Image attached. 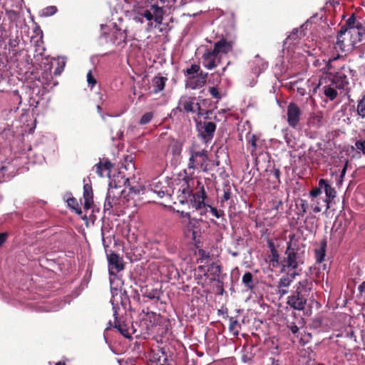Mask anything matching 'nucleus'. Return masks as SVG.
<instances>
[{
  "mask_svg": "<svg viewBox=\"0 0 365 365\" xmlns=\"http://www.w3.org/2000/svg\"><path fill=\"white\" fill-rule=\"evenodd\" d=\"M289 240L287 242L285 257L281 260V272L290 273L296 271L300 264L304 263L305 245L295 235H290Z\"/></svg>",
  "mask_w": 365,
  "mask_h": 365,
  "instance_id": "1",
  "label": "nucleus"
},
{
  "mask_svg": "<svg viewBox=\"0 0 365 365\" xmlns=\"http://www.w3.org/2000/svg\"><path fill=\"white\" fill-rule=\"evenodd\" d=\"M312 285V282L308 279L299 281L294 287L295 290L288 297L287 304L295 310H304Z\"/></svg>",
  "mask_w": 365,
  "mask_h": 365,
  "instance_id": "2",
  "label": "nucleus"
},
{
  "mask_svg": "<svg viewBox=\"0 0 365 365\" xmlns=\"http://www.w3.org/2000/svg\"><path fill=\"white\" fill-rule=\"evenodd\" d=\"M188 168L193 170L207 171L208 151L205 148L194 142L189 148Z\"/></svg>",
  "mask_w": 365,
  "mask_h": 365,
  "instance_id": "3",
  "label": "nucleus"
},
{
  "mask_svg": "<svg viewBox=\"0 0 365 365\" xmlns=\"http://www.w3.org/2000/svg\"><path fill=\"white\" fill-rule=\"evenodd\" d=\"M351 73V70L349 68L343 66L340 71L332 73H329L328 77L320 80V84L327 83V80L331 83L332 86H335L336 88L344 89L346 86L349 84V79L346 73Z\"/></svg>",
  "mask_w": 365,
  "mask_h": 365,
  "instance_id": "4",
  "label": "nucleus"
},
{
  "mask_svg": "<svg viewBox=\"0 0 365 365\" xmlns=\"http://www.w3.org/2000/svg\"><path fill=\"white\" fill-rule=\"evenodd\" d=\"M352 41L348 31H346L345 29H339L337 33L336 41L334 48L336 52L341 51V53H344L356 48Z\"/></svg>",
  "mask_w": 365,
  "mask_h": 365,
  "instance_id": "5",
  "label": "nucleus"
},
{
  "mask_svg": "<svg viewBox=\"0 0 365 365\" xmlns=\"http://www.w3.org/2000/svg\"><path fill=\"white\" fill-rule=\"evenodd\" d=\"M195 97H182L178 103L177 109L180 112L197 113L198 115H202L203 110L201 108L200 104L195 103Z\"/></svg>",
  "mask_w": 365,
  "mask_h": 365,
  "instance_id": "6",
  "label": "nucleus"
},
{
  "mask_svg": "<svg viewBox=\"0 0 365 365\" xmlns=\"http://www.w3.org/2000/svg\"><path fill=\"white\" fill-rule=\"evenodd\" d=\"M216 128L215 123L207 120L206 119L197 124L199 135L205 143L210 142L212 140Z\"/></svg>",
  "mask_w": 365,
  "mask_h": 365,
  "instance_id": "7",
  "label": "nucleus"
},
{
  "mask_svg": "<svg viewBox=\"0 0 365 365\" xmlns=\"http://www.w3.org/2000/svg\"><path fill=\"white\" fill-rule=\"evenodd\" d=\"M192 197V207H194L196 210H202V207H206L207 204L205 202V200L207 196L205 190L204 185L200 180L197 181L196 191L193 194Z\"/></svg>",
  "mask_w": 365,
  "mask_h": 365,
  "instance_id": "8",
  "label": "nucleus"
},
{
  "mask_svg": "<svg viewBox=\"0 0 365 365\" xmlns=\"http://www.w3.org/2000/svg\"><path fill=\"white\" fill-rule=\"evenodd\" d=\"M208 73L201 71L197 75L192 76L185 80V88L192 90L202 88L207 81Z\"/></svg>",
  "mask_w": 365,
  "mask_h": 365,
  "instance_id": "9",
  "label": "nucleus"
},
{
  "mask_svg": "<svg viewBox=\"0 0 365 365\" xmlns=\"http://www.w3.org/2000/svg\"><path fill=\"white\" fill-rule=\"evenodd\" d=\"M297 275H299V273L294 271L287 273L279 279L277 284V294L279 297H283L288 293V288Z\"/></svg>",
  "mask_w": 365,
  "mask_h": 365,
  "instance_id": "10",
  "label": "nucleus"
},
{
  "mask_svg": "<svg viewBox=\"0 0 365 365\" xmlns=\"http://www.w3.org/2000/svg\"><path fill=\"white\" fill-rule=\"evenodd\" d=\"M287 123L293 128H296L299 123L302 115L300 108L294 103H290L287 106Z\"/></svg>",
  "mask_w": 365,
  "mask_h": 365,
  "instance_id": "11",
  "label": "nucleus"
},
{
  "mask_svg": "<svg viewBox=\"0 0 365 365\" xmlns=\"http://www.w3.org/2000/svg\"><path fill=\"white\" fill-rule=\"evenodd\" d=\"M108 269L110 275H116L118 272L124 269V263L123 258L115 252L108 255Z\"/></svg>",
  "mask_w": 365,
  "mask_h": 365,
  "instance_id": "12",
  "label": "nucleus"
},
{
  "mask_svg": "<svg viewBox=\"0 0 365 365\" xmlns=\"http://www.w3.org/2000/svg\"><path fill=\"white\" fill-rule=\"evenodd\" d=\"M221 57L212 50L207 49L202 56V65L205 68L212 70L217 67L220 62Z\"/></svg>",
  "mask_w": 365,
  "mask_h": 365,
  "instance_id": "13",
  "label": "nucleus"
},
{
  "mask_svg": "<svg viewBox=\"0 0 365 365\" xmlns=\"http://www.w3.org/2000/svg\"><path fill=\"white\" fill-rule=\"evenodd\" d=\"M319 185L321 187H323V190L326 194V198L323 200V201L326 203V210H328L330 208V203L336 197V192L326 179H320Z\"/></svg>",
  "mask_w": 365,
  "mask_h": 365,
  "instance_id": "14",
  "label": "nucleus"
},
{
  "mask_svg": "<svg viewBox=\"0 0 365 365\" xmlns=\"http://www.w3.org/2000/svg\"><path fill=\"white\" fill-rule=\"evenodd\" d=\"M234 42L232 41H227L226 38H221L214 43L212 51L215 52L219 56L220 54H227L233 49Z\"/></svg>",
  "mask_w": 365,
  "mask_h": 365,
  "instance_id": "15",
  "label": "nucleus"
},
{
  "mask_svg": "<svg viewBox=\"0 0 365 365\" xmlns=\"http://www.w3.org/2000/svg\"><path fill=\"white\" fill-rule=\"evenodd\" d=\"M96 173L101 178L110 176L113 164L108 159H103L95 165Z\"/></svg>",
  "mask_w": 365,
  "mask_h": 365,
  "instance_id": "16",
  "label": "nucleus"
},
{
  "mask_svg": "<svg viewBox=\"0 0 365 365\" xmlns=\"http://www.w3.org/2000/svg\"><path fill=\"white\" fill-rule=\"evenodd\" d=\"M150 189L152 192L157 194V195L162 198L165 195H168V187L165 182H160L155 179L152 183L150 184Z\"/></svg>",
  "mask_w": 365,
  "mask_h": 365,
  "instance_id": "17",
  "label": "nucleus"
},
{
  "mask_svg": "<svg viewBox=\"0 0 365 365\" xmlns=\"http://www.w3.org/2000/svg\"><path fill=\"white\" fill-rule=\"evenodd\" d=\"M349 33L356 47L359 43L365 41V26L363 24L359 25V27H356V29H351Z\"/></svg>",
  "mask_w": 365,
  "mask_h": 365,
  "instance_id": "18",
  "label": "nucleus"
},
{
  "mask_svg": "<svg viewBox=\"0 0 365 365\" xmlns=\"http://www.w3.org/2000/svg\"><path fill=\"white\" fill-rule=\"evenodd\" d=\"M324 124V115L322 111L312 113L308 120V125L314 128H319Z\"/></svg>",
  "mask_w": 365,
  "mask_h": 365,
  "instance_id": "19",
  "label": "nucleus"
},
{
  "mask_svg": "<svg viewBox=\"0 0 365 365\" xmlns=\"http://www.w3.org/2000/svg\"><path fill=\"white\" fill-rule=\"evenodd\" d=\"M327 246V241L326 238L321 240L319 246L314 250L315 259L317 262L322 263L326 256V250Z\"/></svg>",
  "mask_w": 365,
  "mask_h": 365,
  "instance_id": "20",
  "label": "nucleus"
},
{
  "mask_svg": "<svg viewBox=\"0 0 365 365\" xmlns=\"http://www.w3.org/2000/svg\"><path fill=\"white\" fill-rule=\"evenodd\" d=\"M84 209L89 210L93 204V190L91 187L86 185L83 187Z\"/></svg>",
  "mask_w": 365,
  "mask_h": 365,
  "instance_id": "21",
  "label": "nucleus"
},
{
  "mask_svg": "<svg viewBox=\"0 0 365 365\" xmlns=\"http://www.w3.org/2000/svg\"><path fill=\"white\" fill-rule=\"evenodd\" d=\"M168 81V78L164 76H155L152 81L153 86V92L158 93L162 91Z\"/></svg>",
  "mask_w": 365,
  "mask_h": 365,
  "instance_id": "22",
  "label": "nucleus"
},
{
  "mask_svg": "<svg viewBox=\"0 0 365 365\" xmlns=\"http://www.w3.org/2000/svg\"><path fill=\"white\" fill-rule=\"evenodd\" d=\"M242 283L247 289L252 291L255 288L254 276L250 272H246L242 277Z\"/></svg>",
  "mask_w": 365,
  "mask_h": 365,
  "instance_id": "23",
  "label": "nucleus"
},
{
  "mask_svg": "<svg viewBox=\"0 0 365 365\" xmlns=\"http://www.w3.org/2000/svg\"><path fill=\"white\" fill-rule=\"evenodd\" d=\"M359 25H362L361 23L356 21V19L354 14H352L345 22V24L341 26L340 29H345L346 31H349L351 29H356V27H359Z\"/></svg>",
  "mask_w": 365,
  "mask_h": 365,
  "instance_id": "24",
  "label": "nucleus"
},
{
  "mask_svg": "<svg viewBox=\"0 0 365 365\" xmlns=\"http://www.w3.org/2000/svg\"><path fill=\"white\" fill-rule=\"evenodd\" d=\"M151 10L153 13L154 21L158 24H162L163 19V9L158 6L157 4H153L151 5Z\"/></svg>",
  "mask_w": 365,
  "mask_h": 365,
  "instance_id": "25",
  "label": "nucleus"
},
{
  "mask_svg": "<svg viewBox=\"0 0 365 365\" xmlns=\"http://www.w3.org/2000/svg\"><path fill=\"white\" fill-rule=\"evenodd\" d=\"M343 56L340 53H337L336 55H333L331 56L327 61L323 60V62L324 63V66L322 68V71H323L324 73L329 74V71L332 68L331 62L336 61L339 59Z\"/></svg>",
  "mask_w": 365,
  "mask_h": 365,
  "instance_id": "26",
  "label": "nucleus"
},
{
  "mask_svg": "<svg viewBox=\"0 0 365 365\" xmlns=\"http://www.w3.org/2000/svg\"><path fill=\"white\" fill-rule=\"evenodd\" d=\"M182 145L179 140L170 138L169 149L173 155H180L182 151Z\"/></svg>",
  "mask_w": 365,
  "mask_h": 365,
  "instance_id": "27",
  "label": "nucleus"
},
{
  "mask_svg": "<svg viewBox=\"0 0 365 365\" xmlns=\"http://www.w3.org/2000/svg\"><path fill=\"white\" fill-rule=\"evenodd\" d=\"M161 294V291L155 288L152 289H146L145 292H143V296L150 299H156L158 301L160 299Z\"/></svg>",
  "mask_w": 365,
  "mask_h": 365,
  "instance_id": "28",
  "label": "nucleus"
},
{
  "mask_svg": "<svg viewBox=\"0 0 365 365\" xmlns=\"http://www.w3.org/2000/svg\"><path fill=\"white\" fill-rule=\"evenodd\" d=\"M123 192V190L121 189V187L115 186L113 187L111 184H110V187L108 190L107 195L110 196V197L116 198L120 200L121 195Z\"/></svg>",
  "mask_w": 365,
  "mask_h": 365,
  "instance_id": "29",
  "label": "nucleus"
},
{
  "mask_svg": "<svg viewBox=\"0 0 365 365\" xmlns=\"http://www.w3.org/2000/svg\"><path fill=\"white\" fill-rule=\"evenodd\" d=\"M120 204V200L116 198L106 195V201L104 203V211H109L111 212V210Z\"/></svg>",
  "mask_w": 365,
  "mask_h": 365,
  "instance_id": "30",
  "label": "nucleus"
},
{
  "mask_svg": "<svg viewBox=\"0 0 365 365\" xmlns=\"http://www.w3.org/2000/svg\"><path fill=\"white\" fill-rule=\"evenodd\" d=\"M229 330L233 334L234 336H237L239 334L241 329V325L237 319L231 317L229 318Z\"/></svg>",
  "mask_w": 365,
  "mask_h": 365,
  "instance_id": "31",
  "label": "nucleus"
},
{
  "mask_svg": "<svg viewBox=\"0 0 365 365\" xmlns=\"http://www.w3.org/2000/svg\"><path fill=\"white\" fill-rule=\"evenodd\" d=\"M331 83L329 85H326L324 86V94L327 98H328L330 101L334 100L338 95V93L336 90V88L331 86Z\"/></svg>",
  "mask_w": 365,
  "mask_h": 365,
  "instance_id": "32",
  "label": "nucleus"
},
{
  "mask_svg": "<svg viewBox=\"0 0 365 365\" xmlns=\"http://www.w3.org/2000/svg\"><path fill=\"white\" fill-rule=\"evenodd\" d=\"M208 209L210 210V212L217 218H220L221 217H223L225 215L224 211L221 210H217L215 207H212L210 205H206V207H202V210H201L200 214L206 213L208 211Z\"/></svg>",
  "mask_w": 365,
  "mask_h": 365,
  "instance_id": "33",
  "label": "nucleus"
},
{
  "mask_svg": "<svg viewBox=\"0 0 365 365\" xmlns=\"http://www.w3.org/2000/svg\"><path fill=\"white\" fill-rule=\"evenodd\" d=\"M68 206L76 212L78 215L82 213L81 208L79 206L78 200L73 196L67 199Z\"/></svg>",
  "mask_w": 365,
  "mask_h": 365,
  "instance_id": "34",
  "label": "nucleus"
},
{
  "mask_svg": "<svg viewBox=\"0 0 365 365\" xmlns=\"http://www.w3.org/2000/svg\"><path fill=\"white\" fill-rule=\"evenodd\" d=\"M202 70L200 69V66L197 64H192L190 68H187L186 70L183 71L185 76L189 78L192 76L197 75Z\"/></svg>",
  "mask_w": 365,
  "mask_h": 365,
  "instance_id": "35",
  "label": "nucleus"
},
{
  "mask_svg": "<svg viewBox=\"0 0 365 365\" xmlns=\"http://www.w3.org/2000/svg\"><path fill=\"white\" fill-rule=\"evenodd\" d=\"M113 36L114 38L113 43L120 45L121 43L126 42V34L125 31H115V32H113Z\"/></svg>",
  "mask_w": 365,
  "mask_h": 365,
  "instance_id": "36",
  "label": "nucleus"
},
{
  "mask_svg": "<svg viewBox=\"0 0 365 365\" xmlns=\"http://www.w3.org/2000/svg\"><path fill=\"white\" fill-rule=\"evenodd\" d=\"M114 327L118 329V331L125 337L130 338V335L129 334L128 329L127 328L126 324H121L120 322L118 321L117 317H115V325Z\"/></svg>",
  "mask_w": 365,
  "mask_h": 365,
  "instance_id": "37",
  "label": "nucleus"
},
{
  "mask_svg": "<svg viewBox=\"0 0 365 365\" xmlns=\"http://www.w3.org/2000/svg\"><path fill=\"white\" fill-rule=\"evenodd\" d=\"M56 67L53 71L55 76H59L62 73L66 66V61L63 58H58L56 60Z\"/></svg>",
  "mask_w": 365,
  "mask_h": 365,
  "instance_id": "38",
  "label": "nucleus"
},
{
  "mask_svg": "<svg viewBox=\"0 0 365 365\" xmlns=\"http://www.w3.org/2000/svg\"><path fill=\"white\" fill-rule=\"evenodd\" d=\"M154 113L152 111L144 113L138 121V124L140 125H145L148 124L153 118Z\"/></svg>",
  "mask_w": 365,
  "mask_h": 365,
  "instance_id": "39",
  "label": "nucleus"
},
{
  "mask_svg": "<svg viewBox=\"0 0 365 365\" xmlns=\"http://www.w3.org/2000/svg\"><path fill=\"white\" fill-rule=\"evenodd\" d=\"M357 113L362 118H365V96H364L357 104Z\"/></svg>",
  "mask_w": 365,
  "mask_h": 365,
  "instance_id": "40",
  "label": "nucleus"
},
{
  "mask_svg": "<svg viewBox=\"0 0 365 365\" xmlns=\"http://www.w3.org/2000/svg\"><path fill=\"white\" fill-rule=\"evenodd\" d=\"M86 81H87L88 87H90L91 89L93 88L97 83V81H96L95 76L93 75L91 70H90L87 73Z\"/></svg>",
  "mask_w": 365,
  "mask_h": 365,
  "instance_id": "41",
  "label": "nucleus"
},
{
  "mask_svg": "<svg viewBox=\"0 0 365 365\" xmlns=\"http://www.w3.org/2000/svg\"><path fill=\"white\" fill-rule=\"evenodd\" d=\"M271 208L277 211L283 209V203L281 199L275 197L271 202Z\"/></svg>",
  "mask_w": 365,
  "mask_h": 365,
  "instance_id": "42",
  "label": "nucleus"
},
{
  "mask_svg": "<svg viewBox=\"0 0 365 365\" xmlns=\"http://www.w3.org/2000/svg\"><path fill=\"white\" fill-rule=\"evenodd\" d=\"M258 138L255 135H252L250 138L248 140V145L250 148V153L252 155L254 154V152L257 149V141Z\"/></svg>",
  "mask_w": 365,
  "mask_h": 365,
  "instance_id": "43",
  "label": "nucleus"
},
{
  "mask_svg": "<svg viewBox=\"0 0 365 365\" xmlns=\"http://www.w3.org/2000/svg\"><path fill=\"white\" fill-rule=\"evenodd\" d=\"M269 247L270 248L271 255L269 256V260L279 259V255L278 251L275 249L274 244L269 242Z\"/></svg>",
  "mask_w": 365,
  "mask_h": 365,
  "instance_id": "44",
  "label": "nucleus"
},
{
  "mask_svg": "<svg viewBox=\"0 0 365 365\" xmlns=\"http://www.w3.org/2000/svg\"><path fill=\"white\" fill-rule=\"evenodd\" d=\"M179 191H181L182 194H184L185 196H190L192 193V190L190 187V185L188 182L183 181L180 187L179 188Z\"/></svg>",
  "mask_w": 365,
  "mask_h": 365,
  "instance_id": "45",
  "label": "nucleus"
},
{
  "mask_svg": "<svg viewBox=\"0 0 365 365\" xmlns=\"http://www.w3.org/2000/svg\"><path fill=\"white\" fill-rule=\"evenodd\" d=\"M223 195H222V200H221V202H224L225 201H227L228 200L230 199L231 197V189H230V185H226L224 186L223 187Z\"/></svg>",
  "mask_w": 365,
  "mask_h": 365,
  "instance_id": "46",
  "label": "nucleus"
},
{
  "mask_svg": "<svg viewBox=\"0 0 365 365\" xmlns=\"http://www.w3.org/2000/svg\"><path fill=\"white\" fill-rule=\"evenodd\" d=\"M57 11V8L55 6H50L43 9V14L45 16H52Z\"/></svg>",
  "mask_w": 365,
  "mask_h": 365,
  "instance_id": "47",
  "label": "nucleus"
},
{
  "mask_svg": "<svg viewBox=\"0 0 365 365\" xmlns=\"http://www.w3.org/2000/svg\"><path fill=\"white\" fill-rule=\"evenodd\" d=\"M140 14L144 18H145L148 21H151L154 18L153 13L151 9L150 10H143Z\"/></svg>",
  "mask_w": 365,
  "mask_h": 365,
  "instance_id": "48",
  "label": "nucleus"
},
{
  "mask_svg": "<svg viewBox=\"0 0 365 365\" xmlns=\"http://www.w3.org/2000/svg\"><path fill=\"white\" fill-rule=\"evenodd\" d=\"M322 190H323V187H321L319 185V182H318V187H314L310 191V196L312 197H317L322 193Z\"/></svg>",
  "mask_w": 365,
  "mask_h": 365,
  "instance_id": "49",
  "label": "nucleus"
},
{
  "mask_svg": "<svg viewBox=\"0 0 365 365\" xmlns=\"http://www.w3.org/2000/svg\"><path fill=\"white\" fill-rule=\"evenodd\" d=\"M355 147L358 150H361L363 155H365V140H359L355 143Z\"/></svg>",
  "mask_w": 365,
  "mask_h": 365,
  "instance_id": "50",
  "label": "nucleus"
},
{
  "mask_svg": "<svg viewBox=\"0 0 365 365\" xmlns=\"http://www.w3.org/2000/svg\"><path fill=\"white\" fill-rule=\"evenodd\" d=\"M209 93L215 99H220L221 98V95L216 87H210Z\"/></svg>",
  "mask_w": 365,
  "mask_h": 365,
  "instance_id": "51",
  "label": "nucleus"
},
{
  "mask_svg": "<svg viewBox=\"0 0 365 365\" xmlns=\"http://www.w3.org/2000/svg\"><path fill=\"white\" fill-rule=\"evenodd\" d=\"M230 63L228 62L227 65L222 68V71H216L215 73H212L210 75L211 77H214L215 76H217V81L220 83L221 81V77L224 75L225 72L226 71V69H227V66L230 64Z\"/></svg>",
  "mask_w": 365,
  "mask_h": 365,
  "instance_id": "52",
  "label": "nucleus"
},
{
  "mask_svg": "<svg viewBox=\"0 0 365 365\" xmlns=\"http://www.w3.org/2000/svg\"><path fill=\"white\" fill-rule=\"evenodd\" d=\"M272 175H273V178H274V182H277V183H280V175H281V172L279 170V168H273V170H272Z\"/></svg>",
  "mask_w": 365,
  "mask_h": 365,
  "instance_id": "53",
  "label": "nucleus"
},
{
  "mask_svg": "<svg viewBox=\"0 0 365 365\" xmlns=\"http://www.w3.org/2000/svg\"><path fill=\"white\" fill-rule=\"evenodd\" d=\"M254 354L252 352L244 354L242 356V359L244 362L250 363L252 361Z\"/></svg>",
  "mask_w": 365,
  "mask_h": 365,
  "instance_id": "54",
  "label": "nucleus"
},
{
  "mask_svg": "<svg viewBox=\"0 0 365 365\" xmlns=\"http://www.w3.org/2000/svg\"><path fill=\"white\" fill-rule=\"evenodd\" d=\"M299 32V29H294L292 34L288 36L287 40H293V41H296L299 36H298V33Z\"/></svg>",
  "mask_w": 365,
  "mask_h": 365,
  "instance_id": "55",
  "label": "nucleus"
},
{
  "mask_svg": "<svg viewBox=\"0 0 365 365\" xmlns=\"http://www.w3.org/2000/svg\"><path fill=\"white\" fill-rule=\"evenodd\" d=\"M7 237H8V233L7 232H1V233H0V247L6 241Z\"/></svg>",
  "mask_w": 365,
  "mask_h": 365,
  "instance_id": "56",
  "label": "nucleus"
},
{
  "mask_svg": "<svg viewBox=\"0 0 365 365\" xmlns=\"http://www.w3.org/2000/svg\"><path fill=\"white\" fill-rule=\"evenodd\" d=\"M307 206H308V205H307V201L304 200H301L300 207H301V210H302V212H303V214L307 212Z\"/></svg>",
  "mask_w": 365,
  "mask_h": 365,
  "instance_id": "57",
  "label": "nucleus"
},
{
  "mask_svg": "<svg viewBox=\"0 0 365 365\" xmlns=\"http://www.w3.org/2000/svg\"><path fill=\"white\" fill-rule=\"evenodd\" d=\"M280 262H281V260H279V259L269 260V264L272 267H277L279 265L281 266Z\"/></svg>",
  "mask_w": 365,
  "mask_h": 365,
  "instance_id": "58",
  "label": "nucleus"
},
{
  "mask_svg": "<svg viewBox=\"0 0 365 365\" xmlns=\"http://www.w3.org/2000/svg\"><path fill=\"white\" fill-rule=\"evenodd\" d=\"M19 42L16 39H10L9 41V45L11 48H15L18 46Z\"/></svg>",
  "mask_w": 365,
  "mask_h": 365,
  "instance_id": "59",
  "label": "nucleus"
},
{
  "mask_svg": "<svg viewBox=\"0 0 365 365\" xmlns=\"http://www.w3.org/2000/svg\"><path fill=\"white\" fill-rule=\"evenodd\" d=\"M267 365H279L278 364V360H276L273 357H270L269 359V363Z\"/></svg>",
  "mask_w": 365,
  "mask_h": 365,
  "instance_id": "60",
  "label": "nucleus"
},
{
  "mask_svg": "<svg viewBox=\"0 0 365 365\" xmlns=\"http://www.w3.org/2000/svg\"><path fill=\"white\" fill-rule=\"evenodd\" d=\"M97 110L98 113L101 115V118L105 120H106V115L104 113H102V108L101 106H97Z\"/></svg>",
  "mask_w": 365,
  "mask_h": 365,
  "instance_id": "61",
  "label": "nucleus"
},
{
  "mask_svg": "<svg viewBox=\"0 0 365 365\" xmlns=\"http://www.w3.org/2000/svg\"><path fill=\"white\" fill-rule=\"evenodd\" d=\"M360 293L365 292V281H364L358 287Z\"/></svg>",
  "mask_w": 365,
  "mask_h": 365,
  "instance_id": "62",
  "label": "nucleus"
},
{
  "mask_svg": "<svg viewBox=\"0 0 365 365\" xmlns=\"http://www.w3.org/2000/svg\"><path fill=\"white\" fill-rule=\"evenodd\" d=\"M290 330L293 334H297L299 331V328L297 325L294 324L290 327Z\"/></svg>",
  "mask_w": 365,
  "mask_h": 365,
  "instance_id": "63",
  "label": "nucleus"
},
{
  "mask_svg": "<svg viewBox=\"0 0 365 365\" xmlns=\"http://www.w3.org/2000/svg\"><path fill=\"white\" fill-rule=\"evenodd\" d=\"M297 93L300 95V96H304L305 93H306V90L303 88H297Z\"/></svg>",
  "mask_w": 365,
  "mask_h": 365,
  "instance_id": "64",
  "label": "nucleus"
}]
</instances>
